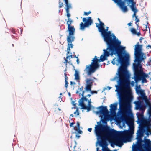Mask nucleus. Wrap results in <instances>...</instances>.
Returning a JSON list of instances; mask_svg holds the SVG:
<instances>
[{
  "label": "nucleus",
  "mask_w": 151,
  "mask_h": 151,
  "mask_svg": "<svg viewBox=\"0 0 151 151\" xmlns=\"http://www.w3.org/2000/svg\"><path fill=\"white\" fill-rule=\"evenodd\" d=\"M18 32L19 33V31H20V34H21L22 32V29H21L20 28H18Z\"/></svg>",
  "instance_id": "38"
},
{
  "label": "nucleus",
  "mask_w": 151,
  "mask_h": 151,
  "mask_svg": "<svg viewBox=\"0 0 151 151\" xmlns=\"http://www.w3.org/2000/svg\"><path fill=\"white\" fill-rule=\"evenodd\" d=\"M125 3L124 1L121 2L119 5L122 10L124 12H126L128 11L127 6H125Z\"/></svg>",
  "instance_id": "15"
},
{
  "label": "nucleus",
  "mask_w": 151,
  "mask_h": 151,
  "mask_svg": "<svg viewBox=\"0 0 151 151\" xmlns=\"http://www.w3.org/2000/svg\"><path fill=\"white\" fill-rule=\"evenodd\" d=\"M75 130L78 131V134H81L82 133V131L80 130V129H75Z\"/></svg>",
  "instance_id": "31"
},
{
  "label": "nucleus",
  "mask_w": 151,
  "mask_h": 151,
  "mask_svg": "<svg viewBox=\"0 0 151 151\" xmlns=\"http://www.w3.org/2000/svg\"><path fill=\"white\" fill-rule=\"evenodd\" d=\"M82 20L83 22H85L84 24L83 22H81L80 23V29L81 30L84 29L86 27H88L91 25L93 22L91 17H89L87 20L86 18H83Z\"/></svg>",
  "instance_id": "9"
},
{
  "label": "nucleus",
  "mask_w": 151,
  "mask_h": 151,
  "mask_svg": "<svg viewBox=\"0 0 151 151\" xmlns=\"http://www.w3.org/2000/svg\"><path fill=\"white\" fill-rule=\"evenodd\" d=\"M87 96H88L89 97H90L91 96V95L90 94H88L87 95Z\"/></svg>",
  "instance_id": "55"
},
{
  "label": "nucleus",
  "mask_w": 151,
  "mask_h": 151,
  "mask_svg": "<svg viewBox=\"0 0 151 151\" xmlns=\"http://www.w3.org/2000/svg\"><path fill=\"white\" fill-rule=\"evenodd\" d=\"M98 20L99 22V23H100V22H101L100 20V19L99 18H98Z\"/></svg>",
  "instance_id": "53"
},
{
  "label": "nucleus",
  "mask_w": 151,
  "mask_h": 151,
  "mask_svg": "<svg viewBox=\"0 0 151 151\" xmlns=\"http://www.w3.org/2000/svg\"><path fill=\"white\" fill-rule=\"evenodd\" d=\"M91 13V12L90 11H89V12H84V15H86V16H87L89 14H90Z\"/></svg>",
  "instance_id": "32"
},
{
  "label": "nucleus",
  "mask_w": 151,
  "mask_h": 151,
  "mask_svg": "<svg viewBox=\"0 0 151 151\" xmlns=\"http://www.w3.org/2000/svg\"><path fill=\"white\" fill-rule=\"evenodd\" d=\"M74 75L75 76V80L77 81H79L80 79V77L78 71L76 70Z\"/></svg>",
  "instance_id": "21"
},
{
  "label": "nucleus",
  "mask_w": 151,
  "mask_h": 151,
  "mask_svg": "<svg viewBox=\"0 0 151 151\" xmlns=\"http://www.w3.org/2000/svg\"><path fill=\"white\" fill-rule=\"evenodd\" d=\"M74 114H76V116L79 115V112L78 111V108H76V111L74 112Z\"/></svg>",
  "instance_id": "30"
},
{
  "label": "nucleus",
  "mask_w": 151,
  "mask_h": 151,
  "mask_svg": "<svg viewBox=\"0 0 151 151\" xmlns=\"http://www.w3.org/2000/svg\"><path fill=\"white\" fill-rule=\"evenodd\" d=\"M59 8H60L63 6V3L61 1H60V0H59Z\"/></svg>",
  "instance_id": "27"
},
{
  "label": "nucleus",
  "mask_w": 151,
  "mask_h": 151,
  "mask_svg": "<svg viewBox=\"0 0 151 151\" xmlns=\"http://www.w3.org/2000/svg\"><path fill=\"white\" fill-rule=\"evenodd\" d=\"M69 20L67 21L66 22V24L68 25V31L69 32L68 36L67 38H75L74 35L75 29L73 26H71L72 23V21H70Z\"/></svg>",
  "instance_id": "8"
},
{
  "label": "nucleus",
  "mask_w": 151,
  "mask_h": 151,
  "mask_svg": "<svg viewBox=\"0 0 151 151\" xmlns=\"http://www.w3.org/2000/svg\"><path fill=\"white\" fill-rule=\"evenodd\" d=\"M96 24L99 31L101 33L108 47L106 49L103 50L104 56L101 55L100 59H97V57L95 56L91 64L86 66L84 71H86L88 76L91 75L99 67L98 63L104 61L106 60V57H108L110 55L112 56L116 54L120 56L122 52L125 51V47L120 45L121 42L116 39V37L114 34H111L110 31L107 32H106L104 23L100 22L99 24L96 23Z\"/></svg>",
  "instance_id": "2"
},
{
  "label": "nucleus",
  "mask_w": 151,
  "mask_h": 151,
  "mask_svg": "<svg viewBox=\"0 0 151 151\" xmlns=\"http://www.w3.org/2000/svg\"><path fill=\"white\" fill-rule=\"evenodd\" d=\"M115 151H116V150H115Z\"/></svg>",
  "instance_id": "64"
},
{
  "label": "nucleus",
  "mask_w": 151,
  "mask_h": 151,
  "mask_svg": "<svg viewBox=\"0 0 151 151\" xmlns=\"http://www.w3.org/2000/svg\"><path fill=\"white\" fill-rule=\"evenodd\" d=\"M70 85H72L73 84L74 85H75L76 84V83L75 82H73L72 81H71L70 82Z\"/></svg>",
  "instance_id": "43"
},
{
  "label": "nucleus",
  "mask_w": 151,
  "mask_h": 151,
  "mask_svg": "<svg viewBox=\"0 0 151 151\" xmlns=\"http://www.w3.org/2000/svg\"><path fill=\"white\" fill-rule=\"evenodd\" d=\"M143 38L142 37H141L140 38V39H139V40H140V42L141 43V41H142V39H143Z\"/></svg>",
  "instance_id": "51"
},
{
  "label": "nucleus",
  "mask_w": 151,
  "mask_h": 151,
  "mask_svg": "<svg viewBox=\"0 0 151 151\" xmlns=\"http://www.w3.org/2000/svg\"><path fill=\"white\" fill-rule=\"evenodd\" d=\"M141 63L134 62L133 63L134 73L132 79H134L135 82L137 84L141 81L142 83H147L146 78L149 77L148 75L144 72Z\"/></svg>",
  "instance_id": "4"
},
{
  "label": "nucleus",
  "mask_w": 151,
  "mask_h": 151,
  "mask_svg": "<svg viewBox=\"0 0 151 151\" xmlns=\"http://www.w3.org/2000/svg\"><path fill=\"white\" fill-rule=\"evenodd\" d=\"M142 45H139V42L135 45L134 55L135 59L134 62H141L146 59L145 55L142 52Z\"/></svg>",
  "instance_id": "6"
},
{
  "label": "nucleus",
  "mask_w": 151,
  "mask_h": 151,
  "mask_svg": "<svg viewBox=\"0 0 151 151\" xmlns=\"http://www.w3.org/2000/svg\"><path fill=\"white\" fill-rule=\"evenodd\" d=\"M74 57L76 58H78V57H76V55H74Z\"/></svg>",
  "instance_id": "57"
},
{
  "label": "nucleus",
  "mask_w": 151,
  "mask_h": 151,
  "mask_svg": "<svg viewBox=\"0 0 151 151\" xmlns=\"http://www.w3.org/2000/svg\"><path fill=\"white\" fill-rule=\"evenodd\" d=\"M75 39V38H70V37L67 38V40L68 43V52L67 53V55L70 52V48H73V45L72 44V42Z\"/></svg>",
  "instance_id": "12"
},
{
  "label": "nucleus",
  "mask_w": 151,
  "mask_h": 151,
  "mask_svg": "<svg viewBox=\"0 0 151 151\" xmlns=\"http://www.w3.org/2000/svg\"><path fill=\"white\" fill-rule=\"evenodd\" d=\"M85 92V91L83 90V87L81 86L80 88H78L76 93V94H79L80 97L81 95V96H83Z\"/></svg>",
  "instance_id": "17"
},
{
  "label": "nucleus",
  "mask_w": 151,
  "mask_h": 151,
  "mask_svg": "<svg viewBox=\"0 0 151 151\" xmlns=\"http://www.w3.org/2000/svg\"><path fill=\"white\" fill-rule=\"evenodd\" d=\"M77 127H76V129H80V124L78 122H77Z\"/></svg>",
  "instance_id": "36"
},
{
  "label": "nucleus",
  "mask_w": 151,
  "mask_h": 151,
  "mask_svg": "<svg viewBox=\"0 0 151 151\" xmlns=\"http://www.w3.org/2000/svg\"><path fill=\"white\" fill-rule=\"evenodd\" d=\"M94 82V81L93 80L90 79V78H87L86 80V84L87 85H91L92 86L93 83Z\"/></svg>",
  "instance_id": "22"
},
{
  "label": "nucleus",
  "mask_w": 151,
  "mask_h": 151,
  "mask_svg": "<svg viewBox=\"0 0 151 151\" xmlns=\"http://www.w3.org/2000/svg\"><path fill=\"white\" fill-rule=\"evenodd\" d=\"M70 56L71 58H73V55H71Z\"/></svg>",
  "instance_id": "59"
},
{
  "label": "nucleus",
  "mask_w": 151,
  "mask_h": 151,
  "mask_svg": "<svg viewBox=\"0 0 151 151\" xmlns=\"http://www.w3.org/2000/svg\"><path fill=\"white\" fill-rule=\"evenodd\" d=\"M97 108L99 109L100 110L99 111H97L96 112V114H102L104 115L105 118L108 116L109 111L106 106H101L98 107Z\"/></svg>",
  "instance_id": "10"
},
{
  "label": "nucleus",
  "mask_w": 151,
  "mask_h": 151,
  "mask_svg": "<svg viewBox=\"0 0 151 151\" xmlns=\"http://www.w3.org/2000/svg\"><path fill=\"white\" fill-rule=\"evenodd\" d=\"M92 128H88V130L90 132H91L92 130Z\"/></svg>",
  "instance_id": "44"
},
{
  "label": "nucleus",
  "mask_w": 151,
  "mask_h": 151,
  "mask_svg": "<svg viewBox=\"0 0 151 151\" xmlns=\"http://www.w3.org/2000/svg\"><path fill=\"white\" fill-rule=\"evenodd\" d=\"M147 24H148V22H147Z\"/></svg>",
  "instance_id": "63"
},
{
  "label": "nucleus",
  "mask_w": 151,
  "mask_h": 151,
  "mask_svg": "<svg viewBox=\"0 0 151 151\" xmlns=\"http://www.w3.org/2000/svg\"><path fill=\"white\" fill-rule=\"evenodd\" d=\"M88 106L91 107L92 109H95V107L93 106H92L91 105V102L90 101V100L89 101H88Z\"/></svg>",
  "instance_id": "29"
},
{
  "label": "nucleus",
  "mask_w": 151,
  "mask_h": 151,
  "mask_svg": "<svg viewBox=\"0 0 151 151\" xmlns=\"http://www.w3.org/2000/svg\"><path fill=\"white\" fill-rule=\"evenodd\" d=\"M65 87L66 88H67L68 86V81H65Z\"/></svg>",
  "instance_id": "37"
},
{
  "label": "nucleus",
  "mask_w": 151,
  "mask_h": 151,
  "mask_svg": "<svg viewBox=\"0 0 151 151\" xmlns=\"http://www.w3.org/2000/svg\"><path fill=\"white\" fill-rule=\"evenodd\" d=\"M88 100V99L84 96L83 95V96H82L81 98L78 101L79 105L81 106L85 105L83 102L84 101H87Z\"/></svg>",
  "instance_id": "18"
},
{
  "label": "nucleus",
  "mask_w": 151,
  "mask_h": 151,
  "mask_svg": "<svg viewBox=\"0 0 151 151\" xmlns=\"http://www.w3.org/2000/svg\"><path fill=\"white\" fill-rule=\"evenodd\" d=\"M81 106L82 107V109L85 110H87V112H89L91 110V109H92L91 107L87 106L85 105H82Z\"/></svg>",
  "instance_id": "24"
},
{
  "label": "nucleus",
  "mask_w": 151,
  "mask_h": 151,
  "mask_svg": "<svg viewBox=\"0 0 151 151\" xmlns=\"http://www.w3.org/2000/svg\"><path fill=\"white\" fill-rule=\"evenodd\" d=\"M75 123L73 122H72L70 123V127H72L73 126V125Z\"/></svg>",
  "instance_id": "39"
},
{
  "label": "nucleus",
  "mask_w": 151,
  "mask_h": 151,
  "mask_svg": "<svg viewBox=\"0 0 151 151\" xmlns=\"http://www.w3.org/2000/svg\"><path fill=\"white\" fill-rule=\"evenodd\" d=\"M126 1H128L129 2V3L128 4L129 5V4L131 3V5L130 6V8L131 10L137 9V7L136 6V2L134 1V0H125Z\"/></svg>",
  "instance_id": "16"
},
{
  "label": "nucleus",
  "mask_w": 151,
  "mask_h": 151,
  "mask_svg": "<svg viewBox=\"0 0 151 151\" xmlns=\"http://www.w3.org/2000/svg\"><path fill=\"white\" fill-rule=\"evenodd\" d=\"M69 57H70L69 55L67 56V57H66V58H65V59H67V60L68 58H69Z\"/></svg>",
  "instance_id": "52"
},
{
  "label": "nucleus",
  "mask_w": 151,
  "mask_h": 151,
  "mask_svg": "<svg viewBox=\"0 0 151 151\" xmlns=\"http://www.w3.org/2000/svg\"><path fill=\"white\" fill-rule=\"evenodd\" d=\"M137 116V122L139 124V129L137 133L136 139L137 145H142V142L144 143V141L146 138V137H144V140L142 139L146 131H148L151 135V130H150L151 126L150 122L151 120L149 118H146L144 117V113L137 112L136 114Z\"/></svg>",
  "instance_id": "3"
},
{
  "label": "nucleus",
  "mask_w": 151,
  "mask_h": 151,
  "mask_svg": "<svg viewBox=\"0 0 151 151\" xmlns=\"http://www.w3.org/2000/svg\"><path fill=\"white\" fill-rule=\"evenodd\" d=\"M108 28H109V27H107L106 29H105V30L106 31V32H108Z\"/></svg>",
  "instance_id": "46"
},
{
  "label": "nucleus",
  "mask_w": 151,
  "mask_h": 151,
  "mask_svg": "<svg viewBox=\"0 0 151 151\" xmlns=\"http://www.w3.org/2000/svg\"><path fill=\"white\" fill-rule=\"evenodd\" d=\"M138 29L139 30V28H138ZM130 31L132 34L136 35L138 36H140L141 35L140 30L137 32L136 29L134 28H132L131 29Z\"/></svg>",
  "instance_id": "19"
},
{
  "label": "nucleus",
  "mask_w": 151,
  "mask_h": 151,
  "mask_svg": "<svg viewBox=\"0 0 151 151\" xmlns=\"http://www.w3.org/2000/svg\"><path fill=\"white\" fill-rule=\"evenodd\" d=\"M127 25H129V26H131L132 25V24L131 23V22H130V23H128L127 24Z\"/></svg>",
  "instance_id": "48"
},
{
  "label": "nucleus",
  "mask_w": 151,
  "mask_h": 151,
  "mask_svg": "<svg viewBox=\"0 0 151 151\" xmlns=\"http://www.w3.org/2000/svg\"><path fill=\"white\" fill-rule=\"evenodd\" d=\"M64 60H65V62H64V63L66 65H67V63H70V61H68V60L67 59H65V58H64Z\"/></svg>",
  "instance_id": "34"
},
{
  "label": "nucleus",
  "mask_w": 151,
  "mask_h": 151,
  "mask_svg": "<svg viewBox=\"0 0 151 151\" xmlns=\"http://www.w3.org/2000/svg\"><path fill=\"white\" fill-rule=\"evenodd\" d=\"M76 62H77L78 64H79V59H78V58H77V59L76 60Z\"/></svg>",
  "instance_id": "50"
},
{
  "label": "nucleus",
  "mask_w": 151,
  "mask_h": 151,
  "mask_svg": "<svg viewBox=\"0 0 151 151\" xmlns=\"http://www.w3.org/2000/svg\"><path fill=\"white\" fill-rule=\"evenodd\" d=\"M64 75L65 76V81H68V78L67 76V74L65 73H64Z\"/></svg>",
  "instance_id": "33"
},
{
  "label": "nucleus",
  "mask_w": 151,
  "mask_h": 151,
  "mask_svg": "<svg viewBox=\"0 0 151 151\" xmlns=\"http://www.w3.org/2000/svg\"><path fill=\"white\" fill-rule=\"evenodd\" d=\"M92 86L91 85L86 84L85 89L86 91H91Z\"/></svg>",
  "instance_id": "23"
},
{
  "label": "nucleus",
  "mask_w": 151,
  "mask_h": 151,
  "mask_svg": "<svg viewBox=\"0 0 151 151\" xmlns=\"http://www.w3.org/2000/svg\"><path fill=\"white\" fill-rule=\"evenodd\" d=\"M148 113L149 114V117L151 116V111L148 110Z\"/></svg>",
  "instance_id": "42"
},
{
  "label": "nucleus",
  "mask_w": 151,
  "mask_h": 151,
  "mask_svg": "<svg viewBox=\"0 0 151 151\" xmlns=\"http://www.w3.org/2000/svg\"><path fill=\"white\" fill-rule=\"evenodd\" d=\"M117 104L114 103L113 104H111L110 106V111L111 113H114L117 109Z\"/></svg>",
  "instance_id": "14"
},
{
  "label": "nucleus",
  "mask_w": 151,
  "mask_h": 151,
  "mask_svg": "<svg viewBox=\"0 0 151 151\" xmlns=\"http://www.w3.org/2000/svg\"><path fill=\"white\" fill-rule=\"evenodd\" d=\"M132 10L134 12V14L132 15V17H135V19H137V16H136V14L138 11V10L137 9H134V10L132 9Z\"/></svg>",
  "instance_id": "25"
},
{
  "label": "nucleus",
  "mask_w": 151,
  "mask_h": 151,
  "mask_svg": "<svg viewBox=\"0 0 151 151\" xmlns=\"http://www.w3.org/2000/svg\"><path fill=\"white\" fill-rule=\"evenodd\" d=\"M144 144L142 145H133V151H151V141L149 139H145Z\"/></svg>",
  "instance_id": "7"
},
{
  "label": "nucleus",
  "mask_w": 151,
  "mask_h": 151,
  "mask_svg": "<svg viewBox=\"0 0 151 151\" xmlns=\"http://www.w3.org/2000/svg\"><path fill=\"white\" fill-rule=\"evenodd\" d=\"M70 116H71L72 117H73V114H72L70 115Z\"/></svg>",
  "instance_id": "58"
},
{
  "label": "nucleus",
  "mask_w": 151,
  "mask_h": 151,
  "mask_svg": "<svg viewBox=\"0 0 151 151\" xmlns=\"http://www.w3.org/2000/svg\"><path fill=\"white\" fill-rule=\"evenodd\" d=\"M120 56L119 55L118 62L121 64L118 69V73H116L114 79L119 78L118 83L119 85H116L115 87L117 89L115 91H117L119 97L121 99L119 103L120 105L123 107L122 111V117L126 122V120H131L128 119V116L131 111V105L130 99L132 97L130 95L131 92V84L132 86L134 85L135 82L132 81L130 83V80L128 79L129 75L127 68V65L128 60L129 58V55L126 54L125 56V51H123Z\"/></svg>",
  "instance_id": "1"
},
{
  "label": "nucleus",
  "mask_w": 151,
  "mask_h": 151,
  "mask_svg": "<svg viewBox=\"0 0 151 151\" xmlns=\"http://www.w3.org/2000/svg\"><path fill=\"white\" fill-rule=\"evenodd\" d=\"M140 85L139 86H138L137 85L136 86V91L137 93L138 94H139L141 96L138 97V101H135L134 103L135 104V109L136 110H139L140 111H142V112L140 113H144L146 109V106L142 105L143 103L142 101H141V99H142V97H145L146 96H145L144 91L140 89Z\"/></svg>",
  "instance_id": "5"
},
{
  "label": "nucleus",
  "mask_w": 151,
  "mask_h": 151,
  "mask_svg": "<svg viewBox=\"0 0 151 151\" xmlns=\"http://www.w3.org/2000/svg\"><path fill=\"white\" fill-rule=\"evenodd\" d=\"M145 132H146L145 133V134L147 136H148L149 135V132H148V131H146Z\"/></svg>",
  "instance_id": "41"
},
{
  "label": "nucleus",
  "mask_w": 151,
  "mask_h": 151,
  "mask_svg": "<svg viewBox=\"0 0 151 151\" xmlns=\"http://www.w3.org/2000/svg\"><path fill=\"white\" fill-rule=\"evenodd\" d=\"M135 20L136 21V22H135V24H136V26H137V30H138V28H139V26L138 24H137V23L139 22L140 21L139 19H138L137 18V19H135Z\"/></svg>",
  "instance_id": "26"
},
{
  "label": "nucleus",
  "mask_w": 151,
  "mask_h": 151,
  "mask_svg": "<svg viewBox=\"0 0 151 151\" xmlns=\"http://www.w3.org/2000/svg\"><path fill=\"white\" fill-rule=\"evenodd\" d=\"M149 111H151V105L149 106Z\"/></svg>",
  "instance_id": "45"
},
{
  "label": "nucleus",
  "mask_w": 151,
  "mask_h": 151,
  "mask_svg": "<svg viewBox=\"0 0 151 151\" xmlns=\"http://www.w3.org/2000/svg\"><path fill=\"white\" fill-rule=\"evenodd\" d=\"M147 47H149L151 49V46L150 45H148L147 46Z\"/></svg>",
  "instance_id": "49"
},
{
  "label": "nucleus",
  "mask_w": 151,
  "mask_h": 151,
  "mask_svg": "<svg viewBox=\"0 0 151 151\" xmlns=\"http://www.w3.org/2000/svg\"><path fill=\"white\" fill-rule=\"evenodd\" d=\"M115 144L116 146L121 147L123 145L122 139L120 137L116 138L114 141V144H111V146L113 147H114V145Z\"/></svg>",
  "instance_id": "13"
},
{
  "label": "nucleus",
  "mask_w": 151,
  "mask_h": 151,
  "mask_svg": "<svg viewBox=\"0 0 151 151\" xmlns=\"http://www.w3.org/2000/svg\"><path fill=\"white\" fill-rule=\"evenodd\" d=\"M76 137L78 139V138H79L80 137V136L78 135H76Z\"/></svg>",
  "instance_id": "47"
},
{
  "label": "nucleus",
  "mask_w": 151,
  "mask_h": 151,
  "mask_svg": "<svg viewBox=\"0 0 151 151\" xmlns=\"http://www.w3.org/2000/svg\"><path fill=\"white\" fill-rule=\"evenodd\" d=\"M62 95V93H60V95Z\"/></svg>",
  "instance_id": "62"
},
{
  "label": "nucleus",
  "mask_w": 151,
  "mask_h": 151,
  "mask_svg": "<svg viewBox=\"0 0 151 151\" xmlns=\"http://www.w3.org/2000/svg\"><path fill=\"white\" fill-rule=\"evenodd\" d=\"M58 110H60V111L61 110V109H59V108H58Z\"/></svg>",
  "instance_id": "61"
},
{
  "label": "nucleus",
  "mask_w": 151,
  "mask_h": 151,
  "mask_svg": "<svg viewBox=\"0 0 151 151\" xmlns=\"http://www.w3.org/2000/svg\"><path fill=\"white\" fill-rule=\"evenodd\" d=\"M73 105L74 106H75L76 105V104H73Z\"/></svg>",
  "instance_id": "60"
},
{
  "label": "nucleus",
  "mask_w": 151,
  "mask_h": 151,
  "mask_svg": "<svg viewBox=\"0 0 151 151\" xmlns=\"http://www.w3.org/2000/svg\"><path fill=\"white\" fill-rule=\"evenodd\" d=\"M65 2V6H66V8H65V9L67 13V16L68 17V20H67L66 19H65V21H68L69 20L70 21H71L72 22H73V20H71L70 18V14L69 13V9L70 8H71V4L68 3V0H63Z\"/></svg>",
  "instance_id": "11"
},
{
  "label": "nucleus",
  "mask_w": 151,
  "mask_h": 151,
  "mask_svg": "<svg viewBox=\"0 0 151 151\" xmlns=\"http://www.w3.org/2000/svg\"><path fill=\"white\" fill-rule=\"evenodd\" d=\"M114 59H113V60L111 61V63L113 65H115V61H114V59Z\"/></svg>",
  "instance_id": "40"
},
{
  "label": "nucleus",
  "mask_w": 151,
  "mask_h": 151,
  "mask_svg": "<svg viewBox=\"0 0 151 151\" xmlns=\"http://www.w3.org/2000/svg\"><path fill=\"white\" fill-rule=\"evenodd\" d=\"M12 32L13 33H15V31L14 30H13L12 31Z\"/></svg>",
  "instance_id": "54"
},
{
  "label": "nucleus",
  "mask_w": 151,
  "mask_h": 151,
  "mask_svg": "<svg viewBox=\"0 0 151 151\" xmlns=\"http://www.w3.org/2000/svg\"><path fill=\"white\" fill-rule=\"evenodd\" d=\"M141 100H144L146 105L149 106L151 105V104L148 99L147 96L142 97V99H141Z\"/></svg>",
  "instance_id": "20"
},
{
  "label": "nucleus",
  "mask_w": 151,
  "mask_h": 151,
  "mask_svg": "<svg viewBox=\"0 0 151 151\" xmlns=\"http://www.w3.org/2000/svg\"><path fill=\"white\" fill-rule=\"evenodd\" d=\"M90 92H91V93L92 94H93L94 93H95V94L97 93V91H92L91 90V91H90Z\"/></svg>",
  "instance_id": "35"
},
{
  "label": "nucleus",
  "mask_w": 151,
  "mask_h": 151,
  "mask_svg": "<svg viewBox=\"0 0 151 151\" xmlns=\"http://www.w3.org/2000/svg\"><path fill=\"white\" fill-rule=\"evenodd\" d=\"M107 88H108V89H109V90H110V89H111V87H109V86H108Z\"/></svg>",
  "instance_id": "56"
},
{
  "label": "nucleus",
  "mask_w": 151,
  "mask_h": 151,
  "mask_svg": "<svg viewBox=\"0 0 151 151\" xmlns=\"http://www.w3.org/2000/svg\"><path fill=\"white\" fill-rule=\"evenodd\" d=\"M143 25L144 26V27H143V31H147V25H145L144 24H143Z\"/></svg>",
  "instance_id": "28"
}]
</instances>
